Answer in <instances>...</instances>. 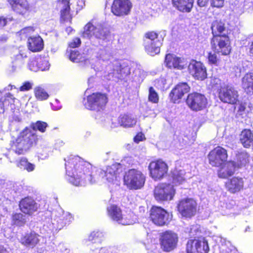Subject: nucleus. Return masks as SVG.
<instances>
[{
	"mask_svg": "<svg viewBox=\"0 0 253 253\" xmlns=\"http://www.w3.org/2000/svg\"><path fill=\"white\" fill-rule=\"evenodd\" d=\"M66 161L65 168L68 180L76 186H84L87 181L90 183H105L110 185H118L121 177L119 175L117 166L113 165L105 169H97L95 173L91 174L92 166L84 161L78 156H71Z\"/></svg>",
	"mask_w": 253,
	"mask_h": 253,
	"instance_id": "f257e3e1",
	"label": "nucleus"
},
{
	"mask_svg": "<svg viewBox=\"0 0 253 253\" xmlns=\"http://www.w3.org/2000/svg\"><path fill=\"white\" fill-rule=\"evenodd\" d=\"M37 139L36 133L26 127L10 141V149L18 155L24 154L36 143Z\"/></svg>",
	"mask_w": 253,
	"mask_h": 253,
	"instance_id": "f03ea898",
	"label": "nucleus"
},
{
	"mask_svg": "<svg viewBox=\"0 0 253 253\" xmlns=\"http://www.w3.org/2000/svg\"><path fill=\"white\" fill-rule=\"evenodd\" d=\"M124 184L130 190H138L144 185L145 175L140 170L132 169L126 171L124 175Z\"/></svg>",
	"mask_w": 253,
	"mask_h": 253,
	"instance_id": "7ed1b4c3",
	"label": "nucleus"
},
{
	"mask_svg": "<svg viewBox=\"0 0 253 253\" xmlns=\"http://www.w3.org/2000/svg\"><path fill=\"white\" fill-rule=\"evenodd\" d=\"M153 194L154 198L157 201L168 202L173 199L175 194V189L173 184L162 183L155 187Z\"/></svg>",
	"mask_w": 253,
	"mask_h": 253,
	"instance_id": "20e7f679",
	"label": "nucleus"
},
{
	"mask_svg": "<svg viewBox=\"0 0 253 253\" xmlns=\"http://www.w3.org/2000/svg\"><path fill=\"white\" fill-rule=\"evenodd\" d=\"M107 102L106 95L98 92L93 93L87 95L83 100L84 105L86 109L96 111L103 110Z\"/></svg>",
	"mask_w": 253,
	"mask_h": 253,
	"instance_id": "39448f33",
	"label": "nucleus"
},
{
	"mask_svg": "<svg viewBox=\"0 0 253 253\" xmlns=\"http://www.w3.org/2000/svg\"><path fill=\"white\" fill-rule=\"evenodd\" d=\"M150 176L154 180H160L167 174L169 167L162 160L151 162L148 166Z\"/></svg>",
	"mask_w": 253,
	"mask_h": 253,
	"instance_id": "423d86ee",
	"label": "nucleus"
},
{
	"mask_svg": "<svg viewBox=\"0 0 253 253\" xmlns=\"http://www.w3.org/2000/svg\"><path fill=\"white\" fill-rule=\"evenodd\" d=\"M197 203L193 198H185L179 201L177 210L182 217L191 218L197 212Z\"/></svg>",
	"mask_w": 253,
	"mask_h": 253,
	"instance_id": "0eeeda50",
	"label": "nucleus"
},
{
	"mask_svg": "<svg viewBox=\"0 0 253 253\" xmlns=\"http://www.w3.org/2000/svg\"><path fill=\"white\" fill-rule=\"evenodd\" d=\"M211 46L216 53L223 55H228L231 50L229 39L226 35L213 37Z\"/></svg>",
	"mask_w": 253,
	"mask_h": 253,
	"instance_id": "6e6552de",
	"label": "nucleus"
},
{
	"mask_svg": "<svg viewBox=\"0 0 253 253\" xmlns=\"http://www.w3.org/2000/svg\"><path fill=\"white\" fill-rule=\"evenodd\" d=\"M145 48L150 55L154 56L160 51L162 41L158 37V34L154 32H148L145 35Z\"/></svg>",
	"mask_w": 253,
	"mask_h": 253,
	"instance_id": "1a4fd4ad",
	"label": "nucleus"
},
{
	"mask_svg": "<svg viewBox=\"0 0 253 253\" xmlns=\"http://www.w3.org/2000/svg\"><path fill=\"white\" fill-rule=\"evenodd\" d=\"M74 220V217L71 213L60 210L55 215L52 222L51 231L59 230L66 225L70 224Z\"/></svg>",
	"mask_w": 253,
	"mask_h": 253,
	"instance_id": "9d476101",
	"label": "nucleus"
},
{
	"mask_svg": "<svg viewBox=\"0 0 253 253\" xmlns=\"http://www.w3.org/2000/svg\"><path fill=\"white\" fill-rule=\"evenodd\" d=\"M186 103L192 110L200 111L206 107L208 102L204 95L197 92H193L188 95Z\"/></svg>",
	"mask_w": 253,
	"mask_h": 253,
	"instance_id": "9b49d317",
	"label": "nucleus"
},
{
	"mask_svg": "<svg viewBox=\"0 0 253 253\" xmlns=\"http://www.w3.org/2000/svg\"><path fill=\"white\" fill-rule=\"evenodd\" d=\"M150 218L154 224L159 226L167 224L171 219L169 214L165 210L159 207L152 208Z\"/></svg>",
	"mask_w": 253,
	"mask_h": 253,
	"instance_id": "f8f14e48",
	"label": "nucleus"
},
{
	"mask_svg": "<svg viewBox=\"0 0 253 253\" xmlns=\"http://www.w3.org/2000/svg\"><path fill=\"white\" fill-rule=\"evenodd\" d=\"M227 156V151L221 147L217 146L209 154V163L212 166L219 167L226 162Z\"/></svg>",
	"mask_w": 253,
	"mask_h": 253,
	"instance_id": "ddd939ff",
	"label": "nucleus"
},
{
	"mask_svg": "<svg viewBox=\"0 0 253 253\" xmlns=\"http://www.w3.org/2000/svg\"><path fill=\"white\" fill-rule=\"evenodd\" d=\"M238 96L237 90L230 85L221 86L218 92V96L220 100L229 104L236 103L238 100Z\"/></svg>",
	"mask_w": 253,
	"mask_h": 253,
	"instance_id": "4468645a",
	"label": "nucleus"
},
{
	"mask_svg": "<svg viewBox=\"0 0 253 253\" xmlns=\"http://www.w3.org/2000/svg\"><path fill=\"white\" fill-rule=\"evenodd\" d=\"M187 253H208L209 247L204 238L189 240L187 243Z\"/></svg>",
	"mask_w": 253,
	"mask_h": 253,
	"instance_id": "2eb2a0df",
	"label": "nucleus"
},
{
	"mask_svg": "<svg viewBox=\"0 0 253 253\" xmlns=\"http://www.w3.org/2000/svg\"><path fill=\"white\" fill-rule=\"evenodd\" d=\"M82 35L86 38L90 39L94 37L97 39H102L104 38L105 33L102 25L90 21L84 26Z\"/></svg>",
	"mask_w": 253,
	"mask_h": 253,
	"instance_id": "dca6fc26",
	"label": "nucleus"
},
{
	"mask_svg": "<svg viewBox=\"0 0 253 253\" xmlns=\"http://www.w3.org/2000/svg\"><path fill=\"white\" fill-rule=\"evenodd\" d=\"M161 244L164 251L170 252L176 246L178 241L177 235L173 232L167 231L162 234Z\"/></svg>",
	"mask_w": 253,
	"mask_h": 253,
	"instance_id": "f3484780",
	"label": "nucleus"
},
{
	"mask_svg": "<svg viewBox=\"0 0 253 253\" xmlns=\"http://www.w3.org/2000/svg\"><path fill=\"white\" fill-rule=\"evenodd\" d=\"M132 6V3L129 0H114L111 11L116 16H123L129 13Z\"/></svg>",
	"mask_w": 253,
	"mask_h": 253,
	"instance_id": "a211bd4d",
	"label": "nucleus"
},
{
	"mask_svg": "<svg viewBox=\"0 0 253 253\" xmlns=\"http://www.w3.org/2000/svg\"><path fill=\"white\" fill-rule=\"evenodd\" d=\"M105 73L108 74V79L115 77L117 78H123L128 74L127 68H122L120 63L118 61L109 64L105 68Z\"/></svg>",
	"mask_w": 253,
	"mask_h": 253,
	"instance_id": "6ab92c4d",
	"label": "nucleus"
},
{
	"mask_svg": "<svg viewBox=\"0 0 253 253\" xmlns=\"http://www.w3.org/2000/svg\"><path fill=\"white\" fill-rule=\"evenodd\" d=\"M165 64L169 69L181 70L186 67L187 62L183 58L169 53L166 55Z\"/></svg>",
	"mask_w": 253,
	"mask_h": 253,
	"instance_id": "aec40b11",
	"label": "nucleus"
},
{
	"mask_svg": "<svg viewBox=\"0 0 253 253\" xmlns=\"http://www.w3.org/2000/svg\"><path fill=\"white\" fill-rule=\"evenodd\" d=\"M190 74L195 78L203 80L207 78V71L205 66L201 62L192 60L188 65Z\"/></svg>",
	"mask_w": 253,
	"mask_h": 253,
	"instance_id": "412c9836",
	"label": "nucleus"
},
{
	"mask_svg": "<svg viewBox=\"0 0 253 253\" xmlns=\"http://www.w3.org/2000/svg\"><path fill=\"white\" fill-rule=\"evenodd\" d=\"M189 90L190 87L186 83L178 84L172 89L169 94L171 101L174 103H178L184 94L187 93Z\"/></svg>",
	"mask_w": 253,
	"mask_h": 253,
	"instance_id": "4be33fe9",
	"label": "nucleus"
},
{
	"mask_svg": "<svg viewBox=\"0 0 253 253\" xmlns=\"http://www.w3.org/2000/svg\"><path fill=\"white\" fill-rule=\"evenodd\" d=\"M12 9L16 12L25 16L31 10V6L27 0H10Z\"/></svg>",
	"mask_w": 253,
	"mask_h": 253,
	"instance_id": "5701e85b",
	"label": "nucleus"
},
{
	"mask_svg": "<svg viewBox=\"0 0 253 253\" xmlns=\"http://www.w3.org/2000/svg\"><path fill=\"white\" fill-rule=\"evenodd\" d=\"M20 210L24 213L32 214L38 209V204L31 198L23 199L19 203Z\"/></svg>",
	"mask_w": 253,
	"mask_h": 253,
	"instance_id": "b1692460",
	"label": "nucleus"
},
{
	"mask_svg": "<svg viewBox=\"0 0 253 253\" xmlns=\"http://www.w3.org/2000/svg\"><path fill=\"white\" fill-rule=\"evenodd\" d=\"M218 170L219 177L227 178L234 173L236 169L237 168L236 164L234 161H228L224 163Z\"/></svg>",
	"mask_w": 253,
	"mask_h": 253,
	"instance_id": "393cba45",
	"label": "nucleus"
},
{
	"mask_svg": "<svg viewBox=\"0 0 253 253\" xmlns=\"http://www.w3.org/2000/svg\"><path fill=\"white\" fill-rule=\"evenodd\" d=\"M40 237L34 232L27 233L22 236L20 238V242L27 247L33 248L39 243Z\"/></svg>",
	"mask_w": 253,
	"mask_h": 253,
	"instance_id": "a878e982",
	"label": "nucleus"
},
{
	"mask_svg": "<svg viewBox=\"0 0 253 253\" xmlns=\"http://www.w3.org/2000/svg\"><path fill=\"white\" fill-rule=\"evenodd\" d=\"M244 181L242 178L233 177L226 183V187L231 193H235L243 189Z\"/></svg>",
	"mask_w": 253,
	"mask_h": 253,
	"instance_id": "bb28decb",
	"label": "nucleus"
},
{
	"mask_svg": "<svg viewBox=\"0 0 253 253\" xmlns=\"http://www.w3.org/2000/svg\"><path fill=\"white\" fill-rule=\"evenodd\" d=\"M43 47V40L40 36L30 37L28 39V47L32 51H40Z\"/></svg>",
	"mask_w": 253,
	"mask_h": 253,
	"instance_id": "cd10ccee",
	"label": "nucleus"
},
{
	"mask_svg": "<svg viewBox=\"0 0 253 253\" xmlns=\"http://www.w3.org/2000/svg\"><path fill=\"white\" fill-rule=\"evenodd\" d=\"M69 58L74 62L83 63L84 66H87L90 64V60L86 55L81 54L76 50L71 51Z\"/></svg>",
	"mask_w": 253,
	"mask_h": 253,
	"instance_id": "c85d7f7f",
	"label": "nucleus"
},
{
	"mask_svg": "<svg viewBox=\"0 0 253 253\" xmlns=\"http://www.w3.org/2000/svg\"><path fill=\"white\" fill-rule=\"evenodd\" d=\"M242 86L247 93H253V73H248L242 78Z\"/></svg>",
	"mask_w": 253,
	"mask_h": 253,
	"instance_id": "c756f323",
	"label": "nucleus"
},
{
	"mask_svg": "<svg viewBox=\"0 0 253 253\" xmlns=\"http://www.w3.org/2000/svg\"><path fill=\"white\" fill-rule=\"evenodd\" d=\"M173 5L181 11L189 12L193 7L192 0H173Z\"/></svg>",
	"mask_w": 253,
	"mask_h": 253,
	"instance_id": "7c9ffc66",
	"label": "nucleus"
},
{
	"mask_svg": "<svg viewBox=\"0 0 253 253\" xmlns=\"http://www.w3.org/2000/svg\"><path fill=\"white\" fill-rule=\"evenodd\" d=\"M118 121L121 126L126 128L133 127L137 122L135 118L128 115L120 116Z\"/></svg>",
	"mask_w": 253,
	"mask_h": 253,
	"instance_id": "2f4dec72",
	"label": "nucleus"
},
{
	"mask_svg": "<svg viewBox=\"0 0 253 253\" xmlns=\"http://www.w3.org/2000/svg\"><path fill=\"white\" fill-rule=\"evenodd\" d=\"M59 5L61 7V15L62 18L64 20L71 19L69 0H59Z\"/></svg>",
	"mask_w": 253,
	"mask_h": 253,
	"instance_id": "473e14b6",
	"label": "nucleus"
},
{
	"mask_svg": "<svg viewBox=\"0 0 253 253\" xmlns=\"http://www.w3.org/2000/svg\"><path fill=\"white\" fill-rule=\"evenodd\" d=\"M185 174V172L183 169L174 170L172 174L173 184L176 186L185 182L186 181Z\"/></svg>",
	"mask_w": 253,
	"mask_h": 253,
	"instance_id": "72a5a7b5",
	"label": "nucleus"
},
{
	"mask_svg": "<svg viewBox=\"0 0 253 253\" xmlns=\"http://www.w3.org/2000/svg\"><path fill=\"white\" fill-rule=\"evenodd\" d=\"M107 211L109 217L118 223L123 215L120 208L115 205H111L107 208Z\"/></svg>",
	"mask_w": 253,
	"mask_h": 253,
	"instance_id": "f704fd0d",
	"label": "nucleus"
},
{
	"mask_svg": "<svg viewBox=\"0 0 253 253\" xmlns=\"http://www.w3.org/2000/svg\"><path fill=\"white\" fill-rule=\"evenodd\" d=\"M211 29L213 37L222 36L220 34L225 31V24L221 21L215 20L212 23Z\"/></svg>",
	"mask_w": 253,
	"mask_h": 253,
	"instance_id": "c9c22d12",
	"label": "nucleus"
},
{
	"mask_svg": "<svg viewBox=\"0 0 253 253\" xmlns=\"http://www.w3.org/2000/svg\"><path fill=\"white\" fill-rule=\"evenodd\" d=\"M137 221L136 216L133 212H130L123 215L118 223L124 225H131L136 223Z\"/></svg>",
	"mask_w": 253,
	"mask_h": 253,
	"instance_id": "e433bc0d",
	"label": "nucleus"
},
{
	"mask_svg": "<svg viewBox=\"0 0 253 253\" xmlns=\"http://www.w3.org/2000/svg\"><path fill=\"white\" fill-rule=\"evenodd\" d=\"M34 94L36 99L40 101L46 100L49 96L44 88L40 86L34 88Z\"/></svg>",
	"mask_w": 253,
	"mask_h": 253,
	"instance_id": "4c0bfd02",
	"label": "nucleus"
},
{
	"mask_svg": "<svg viewBox=\"0 0 253 253\" xmlns=\"http://www.w3.org/2000/svg\"><path fill=\"white\" fill-rule=\"evenodd\" d=\"M17 166L20 169H25L28 172L33 171L35 168V165L29 162L25 158H22L18 163Z\"/></svg>",
	"mask_w": 253,
	"mask_h": 253,
	"instance_id": "58836bf2",
	"label": "nucleus"
},
{
	"mask_svg": "<svg viewBox=\"0 0 253 253\" xmlns=\"http://www.w3.org/2000/svg\"><path fill=\"white\" fill-rule=\"evenodd\" d=\"M47 126V124L45 122L39 121L36 123H32L30 128L36 133L35 131L37 130L42 132H45Z\"/></svg>",
	"mask_w": 253,
	"mask_h": 253,
	"instance_id": "ea45409f",
	"label": "nucleus"
},
{
	"mask_svg": "<svg viewBox=\"0 0 253 253\" xmlns=\"http://www.w3.org/2000/svg\"><path fill=\"white\" fill-rule=\"evenodd\" d=\"M26 221V216L22 213H15L12 216V223L17 226H22Z\"/></svg>",
	"mask_w": 253,
	"mask_h": 253,
	"instance_id": "a19ab883",
	"label": "nucleus"
},
{
	"mask_svg": "<svg viewBox=\"0 0 253 253\" xmlns=\"http://www.w3.org/2000/svg\"><path fill=\"white\" fill-rule=\"evenodd\" d=\"M102 236L103 234L101 232L99 231H93L89 235L88 240L92 242L91 246H93L94 243H101Z\"/></svg>",
	"mask_w": 253,
	"mask_h": 253,
	"instance_id": "79ce46f5",
	"label": "nucleus"
},
{
	"mask_svg": "<svg viewBox=\"0 0 253 253\" xmlns=\"http://www.w3.org/2000/svg\"><path fill=\"white\" fill-rule=\"evenodd\" d=\"M237 159L239 161V163L236 164L238 168L244 166L249 162V155L246 152H241L238 155Z\"/></svg>",
	"mask_w": 253,
	"mask_h": 253,
	"instance_id": "37998d69",
	"label": "nucleus"
},
{
	"mask_svg": "<svg viewBox=\"0 0 253 253\" xmlns=\"http://www.w3.org/2000/svg\"><path fill=\"white\" fill-rule=\"evenodd\" d=\"M27 50L26 49H15L14 51L13 58L16 60L21 61L24 58L27 57Z\"/></svg>",
	"mask_w": 253,
	"mask_h": 253,
	"instance_id": "c03bdc74",
	"label": "nucleus"
},
{
	"mask_svg": "<svg viewBox=\"0 0 253 253\" xmlns=\"http://www.w3.org/2000/svg\"><path fill=\"white\" fill-rule=\"evenodd\" d=\"M189 145H190L189 139L187 136H184L179 138L178 142L176 144V147L177 149L181 150L186 148Z\"/></svg>",
	"mask_w": 253,
	"mask_h": 253,
	"instance_id": "a18cd8bd",
	"label": "nucleus"
},
{
	"mask_svg": "<svg viewBox=\"0 0 253 253\" xmlns=\"http://www.w3.org/2000/svg\"><path fill=\"white\" fill-rule=\"evenodd\" d=\"M148 99L149 101L154 103H157L159 101L158 93L152 87H150L149 89Z\"/></svg>",
	"mask_w": 253,
	"mask_h": 253,
	"instance_id": "49530a36",
	"label": "nucleus"
},
{
	"mask_svg": "<svg viewBox=\"0 0 253 253\" xmlns=\"http://www.w3.org/2000/svg\"><path fill=\"white\" fill-rule=\"evenodd\" d=\"M29 69L34 72H37L39 70V60L35 59H31L28 63Z\"/></svg>",
	"mask_w": 253,
	"mask_h": 253,
	"instance_id": "de8ad7c7",
	"label": "nucleus"
},
{
	"mask_svg": "<svg viewBox=\"0 0 253 253\" xmlns=\"http://www.w3.org/2000/svg\"><path fill=\"white\" fill-rule=\"evenodd\" d=\"M39 70L46 71L49 68L50 64L48 61L46 59H40L39 60Z\"/></svg>",
	"mask_w": 253,
	"mask_h": 253,
	"instance_id": "09e8293b",
	"label": "nucleus"
},
{
	"mask_svg": "<svg viewBox=\"0 0 253 253\" xmlns=\"http://www.w3.org/2000/svg\"><path fill=\"white\" fill-rule=\"evenodd\" d=\"M219 61L216 53L210 52L208 54V61L211 64L217 65Z\"/></svg>",
	"mask_w": 253,
	"mask_h": 253,
	"instance_id": "8fccbe9b",
	"label": "nucleus"
},
{
	"mask_svg": "<svg viewBox=\"0 0 253 253\" xmlns=\"http://www.w3.org/2000/svg\"><path fill=\"white\" fill-rule=\"evenodd\" d=\"M156 86L160 89H163L166 84V80L164 78L157 79L154 82Z\"/></svg>",
	"mask_w": 253,
	"mask_h": 253,
	"instance_id": "3c124183",
	"label": "nucleus"
},
{
	"mask_svg": "<svg viewBox=\"0 0 253 253\" xmlns=\"http://www.w3.org/2000/svg\"><path fill=\"white\" fill-rule=\"evenodd\" d=\"M33 86V83L30 82H25L23 85L20 86L19 90L21 91H28L32 89Z\"/></svg>",
	"mask_w": 253,
	"mask_h": 253,
	"instance_id": "603ef678",
	"label": "nucleus"
},
{
	"mask_svg": "<svg viewBox=\"0 0 253 253\" xmlns=\"http://www.w3.org/2000/svg\"><path fill=\"white\" fill-rule=\"evenodd\" d=\"M224 0H211V5L212 7L221 8L224 6Z\"/></svg>",
	"mask_w": 253,
	"mask_h": 253,
	"instance_id": "864d4df0",
	"label": "nucleus"
},
{
	"mask_svg": "<svg viewBox=\"0 0 253 253\" xmlns=\"http://www.w3.org/2000/svg\"><path fill=\"white\" fill-rule=\"evenodd\" d=\"M34 30V28L32 27H26L20 31V35L27 36L33 33Z\"/></svg>",
	"mask_w": 253,
	"mask_h": 253,
	"instance_id": "5fc2aeb1",
	"label": "nucleus"
},
{
	"mask_svg": "<svg viewBox=\"0 0 253 253\" xmlns=\"http://www.w3.org/2000/svg\"><path fill=\"white\" fill-rule=\"evenodd\" d=\"M81 44V40L78 38H76L73 39V41L71 42L69 45L71 47L75 48L79 46Z\"/></svg>",
	"mask_w": 253,
	"mask_h": 253,
	"instance_id": "6e6d98bb",
	"label": "nucleus"
},
{
	"mask_svg": "<svg viewBox=\"0 0 253 253\" xmlns=\"http://www.w3.org/2000/svg\"><path fill=\"white\" fill-rule=\"evenodd\" d=\"M145 139V136L142 132H139L134 137V141L137 143Z\"/></svg>",
	"mask_w": 253,
	"mask_h": 253,
	"instance_id": "4d7b16f0",
	"label": "nucleus"
},
{
	"mask_svg": "<svg viewBox=\"0 0 253 253\" xmlns=\"http://www.w3.org/2000/svg\"><path fill=\"white\" fill-rule=\"evenodd\" d=\"M137 73L140 75V79H139V81H143L145 77L146 76V73L142 70L136 71V74Z\"/></svg>",
	"mask_w": 253,
	"mask_h": 253,
	"instance_id": "13d9d810",
	"label": "nucleus"
},
{
	"mask_svg": "<svg viewBox=\"0 0 253 253\" xmlns=\"http://www.w3.org/2000/svg\"><path fill=\"white\" fill-rule=\"evenodd\" d=\"M208 0H198L197 3L200 7H204L207 5Z\"/></svg>",
	"mask_w": 253,
	"mask_h": 253,
	"instance_id": "bf43d9fd",
	"label": "nucleus"
},
{
	"mask_svg": "<svg viewBox=\"0 0 253 253\" xmlns=\"http://www.w3.org/2000/svg\"><path fill=\"white\" fill-rule=\"evenodd\" d=\"M58 100L57 99H55V101L53 102V103H51V104L52 105V109L54 110H59L60 109H61V105H59V106H55V105L56 104H58Z\"/></svg>",
	"mask_w": 253,
	"mask_h": 253,
	"instance_id": "052dcab7",
	"label": "nucleus"
},
{
	"mask_svg": "<svg viewBox=\"0 0 253 253\" xmlns=\"http://www.w3.org/2000/svg\"><path fill=\"white\" fill-rule=\"evenodd\" d=\"M7 22L6 19L3 17H0V28L4 26Z\"/></svg>",
	"mask_w": 253,
	"mask_h": 253,
	"instance_id": "680f3d73",
	"label": "nucleus"
},
{
	"mask_svg": "<svg viewBox=\"0 0 253 253\" xmlns=\"http://www.w3.org/2000/svg\"><path fill=\"white\" fill-rule=\"evenodd\" d=\"M119 125L120 126V125L119 124V122L118 121V120H115L112 121L111 126L112 127L115 128V127H118Z\"/></svg>",
	"mask_w": 253,
	"mask_h": 253,
	"instance_id": "e2e57ef3",
	"label": "nucleus"
},
{
	"mask_svg": "<svg viewBox=\"0 0 253 253\" xmlns=\"http://www.w3.org/2000/svg\"><path fill=\"white\" fill-rule=\"evenodd\" d=\"M0 253H9L7 249L0 244Z\"/></svg>",
	"mask_w": 253,
	"mask_h": 253,
	"instance_id": "0e129e2a",
	"label": "nucleus"
},
{
	"mask_svg": "<svg viewBox=\"0 0 253 253\" xmlns=\"http://www.w3.org/2000/svg\"><path fill=\"white\" fill-rule=\"evenodd\" d=\"M249 52L250 54L252 55L253 56V40L251 42V44L249 47Z\"/></svg>",
	"mask_w": 253,
	"mask_h": 253,
	"instance_id": "69168bd1",
	"label": "nucleus"
},
{
	"mask_svg": "<svg viewBox=\"0 0 253 253\" xmlns=\"http://www.w3.org/2000/svg\"><path fill=\"white\" fill-rule=\"evenodd\" d=\"M234 204V201H231L230 203H229V205H227L226 204V209H230L232 208V206H233Z\"/></svg>",
	"mask_w": 253,
	"mask_h": 253,
	"instance_id": "338daca9",
	"label": "nucleus"
},
{
	"mask_svg": "<svg viewBox=\"0 0 253 253\" xmlns=\"http://www.w3.org/2000/svg\"><path fill=\"white\" fill-rule=\"evenodd\" d=\"M213 83H215L216 84H220V80L219 79L215 78L213 79Z\"/></svg>",
	"mask_w": 253,
	"mask_h": 253,
	"instance_id": "774afa93",
	"label": "nucleus"
}]
</instances>
